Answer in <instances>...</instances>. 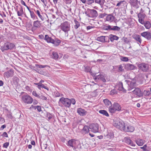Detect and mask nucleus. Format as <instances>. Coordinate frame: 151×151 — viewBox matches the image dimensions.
<instances>
[{
    "instance_id": "60",
    "label": "nucleus",
    "mask_w": 151,
    "mask_h": 151,
    "mask_svg": "<svg viewBox=\"0 0 151 151\" xmlns=\"http://www.w3.org/2000/svg\"><path fill=\"white\" fill-rule=\"evenodd\" d=\"M32 95L34 96H36L37 98H38L39 97V96L40 95H39L38 94H37V93H36V91H33L32 92Z\"/></svg>"
},
{
    "instance_id": "3",
    "label": "nucleus",
    "mask_w": 151,
    "mask_h": 151,
    "mask_svg": "<svg viewBox=\"0 0 151 151\" xmlns=\"http://www.w3.org/2000/svg\"><path fill=\"white\" fill-rule=\"evenodd\" d=\"M60 28L65 33H68L70 30V23L67 21H65L61 24Z\"/></svg>"
},
{
    "instance_id": "37",
    "label": "nucleus",
    "mask_w": 151,
    "mask_h": 151,
    "mask_svg": "<svg viewBox=\"0 0 151 151\" xmlns=\"http://www.w3.org/2000/svg\"><path fill=\"white\" fill-rule=\"evenodd\" d=\"M14 84L15 85H17L19 81V79L17 77L14 76L12 78Z\"/></svg>"
},
{
    "instance_id": "45",
    "label": "nucleus",
    "mask_w": 151,
    "mask_h": 151,
    "mask_svg": "<svg viewBox=\"0 0 151 151\" xmlns=\"http://www.w3.org/2000/svg\"><path fill=\"white\" fill-rule=\"evenodd\" d=\"M74 21L75 24L74 25V28L75 29H77L80 26V24L76 19H74Z\"/></svg>"
},
{
    "instance_id": "32",
    "label": "nucleus",
    "mask_w": 151,
    "mask_h": 151,
    "mask_svg": "<svg viewBox=\"0 0 151 151\" xmlns=\"http://www.w3.org/2000/svg\"><path fill=\"white\" fill-rule=\"evenodd\" d=\"M118 90L120 91H123L124 92L126 91V90L124 88L123 86V83L122 82H120L118 84Z\"/></svg>"
},
{
    "instance_id": "30",
    "label": "nucleus",
    "mask_w": 151,
    "mask_h": 151,
    "mask_svg": "<svg viewBox=\"0 0 151 151\" xmlns=\"http://www.w3.org/2000/svg\"><path fill=\"white\" fill-rule=\"evenodd\" d=\"M16 11H17V15L18 16H22V15L24 14L23 8L22 6L19 8V10L16 9Z\"/></svg>"
},
{
    "instance_id": "52",
    "label": "nucleus",
    "mask_w": 151,
    "mask_h": 151,
    "mask_svg": "<svg viewBox=\"0 0 151 151\" xmlns=\"http://www.w3.org/2000/svg\"><path fill=\"white\" fill-rule=\"evenodd\" d=\"M35 84L38 86L37 87L40 89L41 90L42 88H43V84H40V83H35Z\"/></svg>"
},
{
    "instance_id": "49",
    "label": "nucleus",
    "mask_w": 151,
    "mask_h": 151,
    "mask_svg": "<svg viewBox=\"0 0 151 151\" xmlns=\"http://www.w3.org/2000/svg\"><path fill=\"white\" fill-rule=\"evenodd\" d=\"M52 115L49 113H47V118L48 120H50L52 117Z\"/></svg>"
},
{
    "instance_id": "47",
    "label": "nucleus",
    "mask_w": 151,
    "mask_h": 151,
    "mask_svg": "<svg viewBox=\"0 0 151 151\" xmlns=\"http://www.w3.org/2000/svg\"><path fill=\"white\" fill-rule=\"evenodd\" d=\"M35 65L38 68H44L47 66V65H42L38 64H36Z\"/></svg>"
},
{
    "instance_id": "27",
    "label": "nucleus",
    "mask_w": 151,
    "mask_h": 151,
    "mask_svg": "<svg viewBox=\"0 0 151 151\" xmlns=\"http://www.w3.org/2000/svg\"><path fill=\"white\" fill-rule=\"evenodd\" d=\"M136 82L134 81L131 82L129 84H128V90L131 91L136 86Z\"/></svg>"
},
{
    "instance_id": "4",
    "label": "nucleus",
    "mask_w": 151,
    "mask_h": 151,
    "mask_svg": "<svg viewBox=\"0 0 151 151\" xmlns=\"http://www.w3.org/2000/svg\"><path fill=\"white\" fill-rule=\"evenodd\" d=\"M45 39L48 42L51 43L55 46L58 45L61 42V41L60 40H54L47 35H45Z\"/></svg>"
},
{
    "instance_id": "18",
    "label": "nucleus",
    "mask_w": 151,
    "mask_h": 151,
    "mask_svg": "<svg viewBox=\"0 0 151 151\" xmlns=\"http://www.w3.org/2000/svg\"><path fill=\"white\" fill-rule=\"evenodd\" d=\"M141 35L148 40H149L151 39V33L149 32H143L141 34Z\"/></svg>"
},
{
    "instance_id": "41",
    "label": "nucleus",
    "mask_w": 151,
    "mask_h": 151,
    "mask_svg": "<svg viewBox=\"0 0 151 151\" xmlns=\"http://www.w3.org/2000/svg\"><path fill=\"white\" fill-rule=\"evenodd\" d=\"M105 0H95V2L96 3L99 4L102 7V6L104 4Z\"/></svg>"
},
{
    "instance_id": "50",
    "label": "nucleus",
    "mask_w": 151,
    "mask_h": 151,
    "mask_svg": "<svg viewBox=\"0 0 151 151\" xmlns=\"http://www.w3.org/2000/svg\"><path fill=\"white\" fill-rule=\"evenodd\" d=\"M94 2V0H88L86 1V3L88 5H90Z\"/></svg>"
},
{
    "instance_id": "17",
    "label": "nucleus",
    "mask_w": 151,
    "mask_h": 151,
    "mask_svg": "<svg viewBox=\"0 0 151 151\" xmlns=\"http://www.w3.org/2000/svg\"><path fill=\"white\" fill-rule=\"evenodd\" d=\"M76 143V140L75 139H71L69 140L67 144L68 146H70L73 148V150L75 149L76 148L75 147Z\"/></svg>"
},
{
    "instance_id": "21",
    "label": "nucleus",
    "mask_w": 151,
    "mask_h": 151,
    "mask_svg": "<svg viewBox=\"0 0 151 151\" xmlns=\"http://www.w3.org/2000/svg\"><path fill=\"white\" fill-rule=\"evenodd\" d=\"M134 130V128L131 125L127 126L126 128V126L125 125L123 130L124 131L127 132H132Z\"/></svg>"
},
{
    "instance_id": "7",
    "label": "nucleus",
    "mask_w": 151,
    "mask_h": 151,
    "mask_svg": "<svg viewBox=\"0 0 151 151\" xmlns=\"http://www.w3.org/2000/svg\"><path fill=\"white\" fill-rule=\"evenodd\" d=\"M70 99L63 97L60 98L59 101V102H60L65 106L68 108H69L70 106Z\"/></svg>"
},
{
    "instance_id": "62",
    "label": "nucleus",
    "mask_w": 151,
    "mask_h": 151,
    "mask_svg": "<svg viewBox=\"0 0 151 151\" xmlns=\"http://www.w3.org/2000/svg\"><path fill=\"white\" fill-rule=\"evenodd\" d=\"M1 136L3 137H8V135L7 133L6 132H4L3 134L1 135Z\"/></svg>"
},
{
    "instance_id": "35",
    "label": "nucleus",
    "mask_w": 151,
    "mask_h": 151,
    "mask_svg": "<svg viewBox=\"0 0 151 151\" xmlns=\"http://www.w3.org/2000/svg\"><path fill=\"white\" fill-rule=\"evenodd\" d=\"M144 141L145 140L142 139H138L136 140V142L138 146H141L143 145Z\"/></svg>"
},
{
    "instance_id": "12",
    "label": "nucleus",
    "mask_w": 151,
    "mask_h": 151,
    "mask_svg": "<svg viewBox=\"0 0 151 151\" xmlns=\"http://www.w3.org/2000/svg\"><path fill=\"white\" fill-rule=\"evenodd\" d=\"M106 21L110 22H116L117 20L116 19L115 17L113 15V14H110L107 15L106 18Z\"/></svg>"
},
{
    "instance_id": "54",
    "label": "nucleus",
    "mask_w": 151,
    "mask_h": 151,
    "mask_svg": "<svg viewBox=\"0 0 151 151\" xmlns=\"http://www.w3.org/2000/svg\"><path fill=\"white\" fill-rule=\"evenodd\" d=\"M111 26L108 25L104 27V29L106 30H111Z\"/></svg>"
},
{
    "instance_id": "13",
    "label": "nucleus",
    "mask_w": 151,
    "mask_h": 151,
    "mask_svg": "<svg viewBox=\"0 0 151 151\" xmlns=\"http://www.w3.org/2000/svg\"><path fill=\"white\" fill-rule=\"evenodd\" d=\"M109 37L108 36H101L97 38V40L101 42H109Z\"/></svg>"
},
{
    "instance_id": "8",
    "label": "nucleus",
    "mask_w": 151,
    "mask_h": 151,
    "mask_svg": "<svg viewBox=\"0 0 151 151\" xmlns=\"http://www.w3.org/2000/svg\"><path fill=\"white\" fill-rule=\"evenodd\" d=\"M22 99L23 102L27 104H31L33 101V99L27 94H25L22 96Z\"/></svg>"
},
{
    "instance_id": "42",
    "label": "nucleus",
    "mask_w": 151,
    "mask_h": 151,
    "mask_svg": "<svg viewBox=\"0 0 151 151\" xmlns=\"http://www.w3.org/2000/svg\"><path fill=\"white\" fill-rule=\"evenodd\" d=\"M52 58L54 59H58L59 57V56L58 54V53L55 52H52Z\"/></svg>"
},
{
    "instance_id": "23",
    "label": "nucleus",
    "mask_w": 151,
    "mask_h": 151,
    "mask_svg": "<svg viewBox=\"0 0 151 151\" xmlns=\"http://www.w3.org/2000/svg\"><path fill=\"white\" fill-rule=\"evenodd\" d=\"M142 24L144 25L146 29H149L151 27V23L148 21H144Z\"/></svg>"
},
{
    "instance_id": "34",
    "label": "nucleus",
    "mask_w": 151,
    "mask_h": 151,
    "mask_svg": "<svg viewBox=\"0 0 151 151\" xmlns=\"http://www.w3.org/2000/svg\"><path fill=\"white\" fill-rule=\"evenodd\" d=\"M113 105L116 111H119L121 110V107L120 105L119 104L116 102H115Z\"/></svg>"
},
{
    "instance_id": "61",
    "label": "nucleus",
    "mask_w": 151,
    "mask_h": 151,
    "mask_svg": "<svg viewBox=\"0 0 151 151\" xmlns=\"http://www.w3.org/2000/svg\"><path fill=\"white\" fill-rule=\"evenodd\" d=\"M7 116L8 118L10 119H12V113L10 112L7 114Z\"/></svg>"
},
{
    "instance_id": "31",
    "label": "nucleus",
    "mask_w": 151,
    "mask_h": 151,
    "mask_svg": "<svg viewBox=\"0 0 151 151\" xmlns=\"http://www.w3.org/2000/svg\"><path fill=\"white\" fill-rule=\"evenodd\" d=\"M127 2L124 0L121 1L119 2L116 4V6H127Z\"/></svg>"
},
{
    "instance_id": "40",
    "label": "nucleus",
    "mask_w": 151,
    "mask_h": 151,
    "mask_svg": "<svg viewBox=\"0 0 151 151\" xmlns=\"http://www.w3.org/2000/svg\"><path fill=\"white\" fill-rule=\"evenodd\" d=\"M99 112L100 114H103L104 115L107 116H109V115L107 112L105 110H100L99 111Z\"/></svg>"
},
{
    "instance_id": "19",
    "label": "nucleus",
    "mask_w": 151,
    "mask_h": 151,
    "mask_svg": "<svg viewBox=\"0 0 151 151\" xmlns=\"http://www.w3.org/2000/svg\"><path fill=\"white\" fill-rule=\"evenodd\" d=\"M138 2V0H129V1L131 6L136 9H137L139 8Z\"/></svg>"
},
{
    "instance_id": "2",
    "label": "nucleus",
    "mask_w": 151,
    "mask_h": 151,
    "mask_svg": "<svg viewBox=\"0 0 151 151\" xmlns=\"http://www.w3.org/2000/svg\"><path fill=\"white\" fill-rule=\"evenodd\" d=\"M15 48L14 44L12 43L7 42L1 47V49L2 52L8 50H12Z\"/></svg>"
},
{
    "instance_id": "44",
    "label": "nucleus",
    "mask_w": 151,
    "mask_h": 151,
    "mask_svg": "<svg viewBox=\"0 0 151 151\" xmlns=\"http://www.w3.org/2000/svg\"><path fill=\"white\" fill-rule=\"evenodd\" d=\"M109 111L111 113H114L116 111L113 106V105L109 107Z\"/></svg>"
},
{
    "instance_id": "26",
    "label": "nucleus",
    "mask_w": 151,
    "mask_h": 151,
    "mask_svg": "<svg viewBox=\"0 0 151 151\" xmlns=\"http://www.w3.org/2000/svg\"><path fill=\"white\" fill-rule=\"evenodd\" d=\"M132 38L139 42L140 44H141L142 42V40L140 38V36L138 35H132Z\"/></svg>"
},
{
    "instance_id": "51",
    "label": "nucleus",
    "mask_w": 151,
    "mask_h": 151,
    "mask_svg": "<svg viewBox=\"0 0 151 151\" xmlns=\"http://www.w3.org/2000/svg\"><path fill=\"white\" fill-rule=\"evenodd\" d=\"M107 138L111 139L113 138L114 135L112 133H110L107 135Z\"/></svg>"
},
{
    "instance_id": "25",
    "label": "nucleus",
    "mask_w": 151,
    "mask_h": 151,
    "mask_svg": "<svg viewBox=\"0 0 151 151\" xmlns=\"http://www.w3.org/2000/svg\"><path fill=\"white\" fill-rule=\"evenodd\" d=\"M124 140L125 142L128 144L134 147L135 146V145L133 143L132 141L130 139L129 137H125L124 138Z\"/></svg>"
},
{
    "instance_id": "46",
    "label": "nucleus",
    "mask_w": 151,
    "mask_h": 151,
    "mask_svg": "<svg viewBox=\"0 0 151 151\" xmlns=\"http://www.w3.org/2000/svg\"><path fill=\"white\" fill-rule=\"evenodd\" d=\"M120 59L122 61L124 62H127L129 61L128 58L127 57L121 56L120 57Z\"/></svg>"
},
{
    "instance_id": "22",
    "label": "nucleus",
    "mask_w": 151,
    "mask_h": 151,
    "mask_svg": "<svg viewBox=\"0 0 151 151\" xmlns=\"http://www.w3.org/2000/svg\"><path fill=\"white\" fill-rule=\"evenodd\" d=\"M14 73L13 70L11 69L8 71L5 72L4 73V76L5 77L8 78L11 77L13 76Z\"/></svg>"
},
{
    "instance_id": "6",
    "label": "nucleus",
    "mask_w": 151,
    "mask_h": 151,
    "mask_svg": "<svg viewBox=\"0 0 151 151\" xmlns=\"http://www.w3.org/2000/svg\"><path fill=\"white\" fill-rule=\"evenodd\" d=\"M137 17L139 22L140 23H142L143 21H145L144 19L146 17V16L144 13V10L142 8L140 9L139 12L137 14Z\"/></svg>"
},
{
    "instance_id": "11",
    "label": "nucleus",
    "mask_w": 151,
    "mask_h": 151,
    "mask_svg": "<svg viewBox=\"0 0 151 151\" xmlns=\"http://www.w3.org/2000/svg\"><path fill=\"white\" fill-rule=\"evenodd\" d=\"M42 26V24L38 20L34 21L33 22V26L32 27V31H35L36 28H40Z\"/></svg>"
},
{
    "instance_id": "10",
    "label": "nucleus",
    "mask_w": 151,
    "mask_h": 151,
    "mask_svg": "<svg viewBox=\"0 0 151 151\" xmlns=\"http://www.w3.org/2000/svg\"><path fill=\"white\" fill-rule=\"evenodd\" d=\"M91 131L94 133L99 132V126L97 123H93L90 125Z\"/></svg>"
},
{
    "instance_id": "14",
    "label": "nucleus",
    "mask_w": 151,
    "mask_h": 151,
    "mask_svg": "<svg viewBox=\"0 0 151 151\" xmlns=\"http://www.w3.org/2000/svg\"><path fill=\"white\" fill-rule=\"evenodd\" d=\"M133 93L137 95L138 97H140L143 96V93L141 89L138 88H136L134 90L132 91Z\"/></svg>"
},
{
    "instance_id": "55",
    "label": "nucleus",
    "mask_w": 151,
    "mask_h": 151,
    "mask_svg": "<svg viewBox=\"0 0 151 151\" xmlns=\"http://www.w3.org/2000/svg\"><path fill=\"white\" fill-rule=\"evenodd\" d=\"M147 145L146 144L143 147H140V148L143 150V151H146L148 150L147 149Z\"/></svg>"
},
{
    "instance_id": "48",
    "label": "nucleus",
    "mask_w": 151,
    "mask_h": 151,
    "mask_svg": "<svg viewBox=\"0 0 151 151\" xmlns=\"http://www.w3.org/2000/svg\"><path fill=\"white\" fill-rule=\"evenodd\" d=\"M107 15V14L105 13H101L99 14V18H103Z\"/></svg>"
},
{
    "instance_id": "15",
    "label": "nucleus",
    "mask_w": 151,
    "mask_h": 151,
    "mask_svg": "<svg viewBox=\"0 0 151 151\" xmlns=\"http://www.w3.org/2000/svg\"><path fill=\"white\" fill-rule=\"evenodd\" d=\"M124 68L127 70H132L137 69V68L134 65L127 63L125 65Z\"/></svg>"
},
{
    "instance_id": "43",
    "label": "nucleus",
    "mask_w": 151,
    "mask_h": 151,
    "mask_svg": "<svg viewBox=\"0 0 151 151\" xmlns=\"http://www.w3.org/2000/svg\"><path fill=\"white\" fill-rule=\"evenodd\" d=\"M145 96H151V93L149 91L145 90L143 93Z\"/></svg>"
},
{
    "instance_id": "24",
    "label": "nucleus",
    "mask_w": 151,
    "mask_h": 151,
    "mask_svg": "<svg viewBox=\"0 0 151 151\" xmlns=\"http://www.w3.org/2000/svg\"><path fill=\"white\" fill-rule=\"evenodd\" d=\"M85 71L87 72H89L92 75L94 76L97 73V72H96L93 73L91 70V68L89 66H86L85 67Z\"/></svg>"
},
{
    "instance_id": "38",
    "label": "nucleus",
    "mask_w": 151,
    "mask_h": 151,
    "mask_svg": "<svg viewBox=\"0 0 151 151\" xmlns=\"http://www.w3.org/2000/svg\"><path fill=\"white\" fill-rule=\"evenodd\" d=\"M120 29V27L117 26H111V30L114 31H119Z\"/></svg>"
},
{
    "instance_id": "39",
    "label": "nucleus",
    "mask_w": 151,
    "mask_h": 151,
    "mask_svg": "<svg viewBox=\"0 0 151 151\" xmlns=\"http://www.w3.org/2000/svg\"><path fill=\"white\" fill-rule=\"evenodd\" d=\"M30 13L31 18L33 19H37V17L36 15L34 13V12L32 11H30Z\"/></svg>"
},
{
    "instance_id": "64",
    "label": "nucleus",
    "mask_w": 151,
    "mask_h": 151,
    "mask_svg": "<svg viewBox=\"0 0 151 151\" xmlns=\"http://www.w3.org/2000/svg\"><path fill=\"white\" fill-rule=\"evenodd\" d=\"M42 2L43 3L44 5L45 6H46L47 5V0H41Z\"/></svg>"
},
{
    "instance_id": "63",
    "label": "nucleus",
    "mask_w": 151,
    "mask_h": 151,
    "mask_svg": "<svg viewBox=\"0 0 151 151\" xmlns=\"http://www.w3.org/2000/svg\"><path fill=\"white\" fill-rule=\"evenodd\" d=\"M119 70L120 72H122L123 71V67L122 65H120L119 68Z\"/></svg>"
},
{
    "instance_id": "1",
    "label": "nucleus",
    "mask_w": 151,
    "mask_h": 151,
    "mask_svg": "<svg viewBox=\"0 0 151 151\" xmlns=\"http://www.w3.org/2000/svg\"><path fill=\"white\" fill-rule=\"evenodd\" d=\"M114 126L121 131H123L125 126L124 122L119 118L115 119L114 121Z\"/></svg>"
},
{
    "instance_id": "56",
    "label": "nucleus",
    "mask_w": 151,
    "mask_h": 151,
    "mask_svg": "<svg viewBox=\"0 0 151 151\" xmlns=\"http://www.w3.org/2000/svg\"><path fill=\"white\" fill-rule=\"evenodd\" d=\"M9 145V142H6L3 144V147L6 148H7Z\"/></svg>"
},
{
    "instance_id": "28",
    "label": "nucleus",
    "mask_w": 151,
    "mask_h": 151,
    "mask_svg": "<svg viewBox=\"0 0 151 151\" xmlns=\"http://www.w3.org/2000/svg\"><path fill=\"white\" fill-rule=\"evenodd\" d=\"M77 112L81 116H83L86 114V111L84 109L79 108L77 109Z\"/></svg>"
},
{
    "instance_id": "59",
    "label": "nucleus",
    "mask_w": 151,
    "mask_h": 151,
    "mask_svg": "<svg viewBox=\"0 0 151 151\" xmlns=\"http://www.w3.org/2000/svg\"><path fill=\"white\" fill-rule=\"evenodd\" d=\"M70 105L71 104H72L73 105H75L76 103V101L73 99H70Z\"/></svg>"
},
{
    "instance_id": "16",
    "label": "nucleus",
    "mask_w": 151,
    "mask_h": 151,
    "mask_svg": "<svg viewBox=\"0 0 151 151\" xmlns=\"http://www.w3.org/2000/svg\"><path fill=\"white\" fill-rule=\"evenodd\" d=\"M93 78L95 81L98 82H99V80L102 81L103 82H105L106 81L104 76L102 75H99L96 76L95 75Z\"/></svg>"
},
{
    "instance_id": "57",
    "label": "nucleus",
    "mask_w": 151,
    "mask_h": 151,
    "mask_svg": "<svg viewBox=\"0 0 151 151\" xmlns=\"http://www.w3.org/2000/svg\"><path fill=\"white\" fill-rule=\"evenodd\" d=\"M63 94H60L58 92H56L55 93V96L56 97H60L62 96H63Z\"/></svg>"
},
{
    "instance_id": "33",
    "label": "nucleus",
    "mask_w": 151,
    "mask_h": 151,
    "mask_svg": "<svg viewBox=\"0 0 151 151\" xmlns=\"http://www.w3.org/2000/svg\"><path fill=\"white\" fill-rule=\"evenodd\" d=\"M109 38L111 42H113L114 40H117L119 39V37H118L112 34L109 35Z\"/></svg>"
},
{
    "instance_id": "9",
    "label": "nucleus",
    "mask_w": 151,
    "mask_h": 151,
    "mask_svg": "<svg viewBox=\"0 0 151 151\" xmlns=\"http://www.w3.org/2000/svg\"><path fill=\"white\" fill-rule=\"evenodd\" d=\"M98 15L97 11L95 9H90L87 16L91 18L95 19Z\"/></svg>"
},
{
    "instance_id": "29",
    "label": "nucleus",
    "mask_w": 151,
    "mask_h": 151,
    "mask_svg": "<svg viewBox=\"0 0 151 151\" xmlns=\"http://www.w3.org/2000/svg\"><path fill=\"white\" fill-rule=\"evenodd\" d=\"M103 102L105 104L106 106L107 107L109 108L112 106V104L111 101H109L107 99H105L103 100Z\"/></svg>"
},
{
    "instance_id": "5",
    "label": "nucleus",
    "mask_w": 151,
    "mask_h": 151,
    "mask_svg": "<svg viewBox=\"0 0 151 151\" xmlns=\"http://www.w3.org/2000/svg\"><path fill=\"white\" fill-rule=\"evenodd\" d=\"M139 70L144 72H147L149 70V65L145 63H142L138 64L137 65Z\"/></svg>"
},
{
    "instance_id": "20",
    "label": "nucleus",
    "mask_w": 151,
    "mask_h": 151,
    "mask_svg": "<svg viewBox=\"0 0 151 151\" xmlns=\"http://www.w3.org/2000/svg\"><path fill=\"white\" fill-rule=\"evenodd\" d=\"M90 126L85 125L83 129L81 130V132L83 134H85L88 133L89 132Z\"/></svg>"
},
{
    "instance_id": "58",
    "label": "nucleus",
    "mask_w": 151,
    "mask_h": 151,
    "mask_svg": "<svg viewBox=\"0 0 151 151\" xmlns=\"http://www.w3.org/2000/svg\"><path fill=\"white\" fill-rule=\"evenodd\" d=\"M38 98L42 100H46L47 99V98L46 97L42 95H39Z\"/></svg>"
},
{
    "instance_id": "36",
    "label": "nucleus",
    "mask_w": 151,
    "mask_h": 151,
    "mask_svg": "<svg viewBox=\"0 0 151 151\" xmlns=\"http://www.w3.org/2000/svg\"><path fill=\"white\" fill-rule=\"evenodd\" d=\"M34 11L35 13L39 17L42 21H43L44 20V17H42V15H41V13L39 10H34Z\"/></svg>"
},
{
    "instance_id": "53",
    "label": "nucleus",
    "mask_w": 151,
    "mask_h": 151,
    "mask_svg": "<svg viewBox=\"0 0 151 151\" xmlns=\"http://www.w3.org/2000/svg\"><path fill=\"white\" fill-rule=\"evenodd\" d=\"M117 93V91L115 89H113L110 91V94L111 95H113Z\"/></svg>"
}]
</instances>
